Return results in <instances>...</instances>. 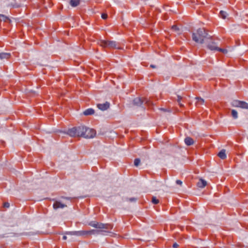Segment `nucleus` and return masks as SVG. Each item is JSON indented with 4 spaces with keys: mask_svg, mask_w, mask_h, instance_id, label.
I'll return each mask as SVG.
<instances>
[{
    "mask_svg": "<svg viewBox=\"0 0 248 248\" xmlns=\"http://www.w3.org/2000/svg\"><path fill=\"white\" fill-rule=\"evenodd\" d=\"M197 33L199 36L197 37L196 33L192 34V40L196 43H199L201 44L205 43V39L207 40L208 39H211V37H208V34L204 29H199L197 31Z\"/></svg>",
    "mask_w": 248,
    "mask_h": 248,
    "instance_id": "nucleus-1",
    "label": "nucleus"
},
{
    "mask_svg": "<svg viewBox=\"0 0 248 248\" xmlns=\"http://www.w3.org/2000/svg\"><path fill=\"white\" fill-rule=\"evenodd\" d=\"M133 103L135 106L141 107L143 108L144 107L142 105H146L148 107H151L154 105L153 102L147 98H145L144 99L140 97L135 98L133 100Z\"/></svg>",
    "mask_w": 248,
    "mask_h": 248,
    "instance_id": "nucleus-2",
    "label": "nucleus"
},
{
    "mask_svg": "<svg viewBox=\"0 0 248 248\" xmlns=\"http://www.w3.org/2000/svg\"><path fill=\"white\" fill-rule=\"evenodd\" d=\"M89 225L93 227L99 229L111 230L113 228V225L111 224H104L93 221L90 222Z\"/></svg>",
    "mask_w": 248,
    "mask_h": 248,
    "instance_id": "nucleus-3",
    "label": "nucleus"
},
{
    "mask_svg": "<svg viewBox=\"0 0 248 248\" xmlns=\"http://www.w3.org/2000/svg\"><path fill=\"white\" fill-rule=\"evenodd\" d=\"M100 46L105 47L118 48L117 43L113 41L101 40L100 41Z\"/></svg>",
    "mask_w": 248,
    "mask_h": 248,
    "instance_id": "nucleus-4",
    "label": "nucleus"
},
{
    "mask_svg": "<svg viewBox=\"0 0 248 248\" xmlns=\"http://www.w3.org/2000/svg\"><path fill=\"white\" fill-rule=\"evenodd\" d=\"M95 135L96 131L95 130L85 126L84 132L82 136L83 137L87 139L93 138Z\"/></svg>",
    "mask_w": 248,
    "mask_h": 248,
    "instance_id": "nucleus-5",
    "label": "nucleus"
},
{
    "mask_svg": "<svg viewBox=\"0 0 248 248\" xmlns=\"http://www.w3.org/2000/svg\"><path fill=\"white\" fill-rule=\"evenodd\" d=\"M205 43L206 44L207 47L211 51H216L218 46H217L216 43L212 41V39H208L205 40Z\"/></svg>",
    "mask_w": 248,
    "mask_h": 248,
    "instance_id": "nucleus-6",
    "label": "nucleus"
},
{
    "mask_svg": "<svg viewBox=\"0 0 248 248\" xmlns=\"http://www.w3.org/2000/svg\"><path fill=\"white\" fill-rule=\"evenodd\" d=\"M108 230H104V229H100V230H91L90 231H86V235H99V234H104L103 232H108Z\"/></svg>",
    "mask_w": 248,
    "mask_h": 248,
    "instance_id": "nucleus-7",
    "label": "nucleus"
},
{
    "mask_svg": "<svg viewBox=\"0 0 248 248\" xmlns=\"http://www.w3.org/2000/svg\"><path fill=\"white\" fill-rule=\"evenodd\" d=\"M86 231H71L66 232L64 234L71 235H76V236H85L86 235Z\"/></svg>",
    "mask_w": 248,
    "mask_h": 248,
    "instance_id": "nucleus-8",
    "label": "nucleus"
},
{
    "mask_svg": "<svg viewBox=\"0 0 248 248\" xmlns=\"http://www.w3.org/2000/svg\"><path fill=\"white\" fill-rule=\"evenodd\" d=\"M182 27V26L181 24H179L177 22L175 21L174 24L173 25H171V31L180 33L181 31Z\"/></svg>",
    "mask_w": 248,
    "mask_h": 248,
    "instance_id": "nucleus-9",
    "label": "nucleus"
},
{
    "mask_svg": "<svg viewBox=\"0 0 248 248\" xmlns=\"http://www.w3.org/2000/svg\"><path fill=\"white\" fill-rule=\"evenodd\" d=\"M110 106V104L108 102H106L105 103L103 104H98L97 105V108L103 111L106 110L108 109Z\"/></svg>",
    "mask_w": 248,
    "mask_h": 248,
    "instance_id": "nucleus-10",
    "label": "nucleus"
},
{
    "mask_svg": "<svg viewBox=\"0 0 248 248\" xmlns=\"http://www.w3.org/2000/svg\"><path fill=\"white\" fill-rule=\"evenodd\" d=\"M77 127H74L72 128L68 129L65 133L70 136L71 137H76L77 136Z\"/></svg>",
    "mask_w": 248,
    "mask_h": 248,
    "instance_id": "nucleus-11",
    "label": "nucleus"
},
{
    "mask_svg": "<svg viewBox=\"0 0 248 248\" xmlns=\"http://www.w3.org/2000/svg\"><path fill=\"white\" fill-rule=\"evenodd\" d=\"M77 137H82L85 130V126L80 125L77 127Z\"/></svg>",
    "mask_w": 248,
    "mask_h": 248,
    "instance_id": "nucleus-12",
    "label": "nucleus"
},
{
    "mask_svg": "<svg viewBox=\"0 0 248 248\" xmlns=\"http://www.w3.org/2000/svg\"><path fill=\"white\" fill-rule=\"evenodd\" d=\"M66 205L63 204L61 203L59 201H56L53 205V207L54 209L55 210L58 209V208H63L65 207H66Z\"/></svg>",
    "mask_w": 248,
    "mask_h": 248,
    "instance_id": "nucleus-13",
    "label": "nucleus"
},
{
    "mask_svg": "<svg viewBox=\"0 0 248 248\" xmlns=\"http://www.w3.org/2000/svg\"><path fill=\"white\" fill-rule=\"evenodd\" d=\"M175 95L176 97L171 96V100L177 101L180 107H184V105L181 103L182 97L180 95L176 94Z\"/></svg>",
    "mask_w": 248,
    "mask_h": 248,
    "instance_id": "nucleus-14",
    "label": "nucleus"
},
{
    "mask_svg": "<svg viewBox=\"0 0 248 248\" xmlns=\"http://www.w3.org/2000/svg\"><path fill=\"white\" fill-rule=\"evenodd\" d=\"M206 185L207 182L202 178L200 179L197 184V186L200 188H203L206 186Z\"/></svg>",
    "mask_w": 248,
    "mask_h": 248,
    "instance_id": "nucleus-15",
    "label": "nucleus"
},
{
    "mask_svg": "<svg viewBox=\"0 0 248 248\" xmlns=\"http://www.w3.org/2000/svg\"><path fill=\"white\" fill-rule=\"evenodd\" d=\"M184 141H185V144L187 146H190V145H193L194 143V140L191 138H190L189 137H186Z\"/></svg>",
    "mask_w": 248,
    "mask_h": 248,
    "instance_id": "nucleus-16",
    "label": "nucleus"
},
{
    "mask_svg": "<svg viewBox=\"0 0 248 248\" xmlns=\"http://www.w3.org/2000/svg\"><path fill=\"white\" fill-rule=\"evenodd\" d=\"M94 113V110L92 108H89L85 110L83 114L85 116L93 115Z\"/></svg>",
    "mask_w": 248,
    "mask_h": 248,
    "instance_id": "nucleus-17",
    "label": "nucleus"
},
{
    "mask_svg": "<svg viewBox=\"0 0 248 248\" xmlns=\"http://www.w3.org/2000/svg\"><path fill=\"white\" fill-rule=\"evenodd\" d=\"M218 156L221 159H224L226 158V151L225 149L221 150L217 154Z\"/></svg>",
    "mask_w": 248,
    "mask_h": 248,
    "instance_id": "nucleus-18",
    "label": "nucleus"
},
{
    "mask_svg": "<svg viewBox=\"0 0 248 248\" xmlns=\"http://www.w3.org/2000/svg\"><path fill=\"white\" fill-rule=\"evenodd\" d=\"M69 3L71 6L75 7L79 4L80 0H70Z\"/></svg>",
    "mask_w": 248,
    "mask_h": 248,
    "instance_id": "nucleus-19",
    "label": "nucleus"
},
{
    "mask_svg": "<svg viewBox=\"0 0 248 248\" xmlns=\"http://www.w3.org/2000/svg\"><path fill=\"white\" fill-rule=\"evenodd\" d=\"M218 15L219 17L222 19H225L228 16V14L226 11L220 10L219 12Z\"/></svg>",
    "mask_w": 248,
    "mask_h": 248,
    "instance_id": "nucleus-20",
    "label": "nucleus"
},
{
    "mask_svg": "<svg viewBox=\"0 0 248 248\" xmlns=\"http://www.w3.org/2000/svg\"><path fill=\"white\" fill-rule=\"evenodd\" d=\"M239 108L248 109V103L243 101H240Z\"/></svg>",
    "mask_w": 248,
    "mask_h": 248,
    "instance_id": "nucleus-21",
    "label": "nucleus"
},
{
    "mask_svg": "<svg viewBox=\"0 0 248 248\" xmlns=\"http://www.w3.org/2000/svg\"><path fill=\"white\" fill-rule=\"evenodd\" d=\"M10 56V54L8 53H0V59H8Z\"/></svg>",
    "mask_w": 248,
    "mask_h": 248,
    "instance_id": "nucleus-22",
    "label": "nucleus"
},
{
    "mask_svg": "<svg viewBox=\"0 0 248 248\" xmlns=\"http://www.w3.org/2000/svg\"><path fill=\"white\" fill-rule=\"evenodd\" d=\"M195 99L197 100L196 102L197 105H203L204 104V100L202 97H196Z\"/></svg>",
    "mask_w": 248,
    "mask_h": 248,
    "instance_id": "nucleus-23",
    "label": "nucleus"
},
{
    "mask_svg": "<svg viewBox=\"0 0 248 248\" xmlns=\"http://www.w3.org/2000/svg\"><path fill=\"white\" fill-rule=\"evenodd\" d=\"M138 199L137 198L135 197H131V198H128L125 197L124 198V201H128L131 202H137Z\"/></svg>",
    "mask_w": 248,
    "mask_h": 248,
    "instance_id": "nucleus-24",
    "label": "nucleus"
},
{
    "mask_svg": "<svg viewBox=\"0 0 248 248\" xmlns=\"http://www.w3.org/2000/svg\"><path fill=\"white\" fill-rule=\"evenodd\" d=\"M240 100H234L232 102V105L234 107H240Z\"/></svg>",
    "mask_w": 248,
    "mask_h": 248,
    "instance_id": "nucleus-25",
    "label": "nucleus"
},
{
    "mask_svg": "<svg viewBox=\"0 0 248 248\" xmlns=\"http://www.w3.org/2000/svg\"><path fill=\"white\" fill-rule=\"evenodd\" d=\"M231 115L234 119H236L238 118V113L237 111L235 109L232 110Z\"/></svg>",
    "mask_w": 248,
    "mask_h": 248,
    "instance_id": "nucleus-26",
    "label": "nucleus"
},
{
    "mask_svg": "<svg viewBox=\"0 0 248 248\" xmlns=\"http://www.w3.org/2000/svg\"><path fill=\"white\" fill-rule=\"evenodd\" d=\"M152 203L154 204H157L159 203V201L155 196H152V199L151 200Z\"/></svg>",
    "mask_w": 248,
    "mask_h": 248,
    "instance_id": "nucleus-27",
    "label": "nucleus"
},
{
    "mask_svg": "<svg viewBox=\"0 0 248 248\" xmlns=\"http://www.w3.org/2000/svg\"><path fill=\"white\" fill-rule=\"evenodd\" d=\"M10 234H12V236H16V237H19V236H22V235H27V232H22V233H10Z\"/></svg>",
    "mask_w": 248,
    "mask_h": 248,
    "instance_id": "nucleus-28",
    "label": "nucleus"
},
{
    "mask_svg": "<svg viewBox=\"0 0 248 248\" xmlns=\"http://www.w3.org/2000/svg\"><path fill=\"white\" fill-rule=\"evenodd\" d=\"M216 51L222 52L223 54H226L228 52L227 50L225 48H222L217 47V49Z\"/></svg>",
    "mask_w": 248,
    "mask_h": 248,
    "instance_id": "nucleus-29",
    "label": "nucleus"
},
{
    "mask_svg": "<svg viewBox=\"0 0 248 248\" xmlns=\"http://www.w3.org/2000/svg\"><path fill=\"white\" fill-rule=\"evenodd\" d=\"M140 160L139 158H136L134 160V164L136 167L138 166L140 163Z\"/></svg>",
    "mask_w": 248,
    "mask_h": 248,
    "instance_id": "nucleus-30",
    "label": "nucleus"
},
{
    "mask_svg": "<svg viewBox=\"0 0 248 248\" xmlns=\"http://www.w3.org/2000/svg\"><path fill=\"white\" fill-rule=\"evenodd\" d=\"M8 19V18L6 16L0 14V20L6 21Z\"/></svg>",
    "mask_w": 248,
    "mask_h": 248,
    "instance_id": "nucleus-31",
    "label": "nucleus"
},
{
    "mask_svg": "<svg viewBox=\"0 0 248 248\" xmlns=\"http://www.w3.org/2000/svg\"><path fill=\"white\" fill-rule=\"evenodd\" d=\"M175 183L176 185H179L180 186H182L183 184L182 181L180 180H176Z\"/></svg>",
    "mask_w": 248,
    "mask_h": 248,
    "instance_id": "nucleus-32",
    "label": "nucleus"
},
{
    "mask_svg": "<svg viewBox=\"0 0 248 248\" xmlns=\"http://www.w3.org/2000/svg\"><path fill=\"white\" fill-rule=\"evenodd\" d=\"M101 17L104 19H106L108 17V15L106 13H102L101 15Z\"/></svg>",
    "mask_w": 248,
    "mask_h": 248,
    "instance_id": "nucleus-33",
    "label": "nucleus"
},
{
    "mask_svg": "<svg viewBox=\"0 0 248 248\" xmlns=\"http://www.w3.org/2000/svg\"><path fill=\"white\" fill-rule=\"evenodd\" d=\"M178 247H179V244H177L176 242L173 243L172 245V247L173 248H178Z\"/></svg>",
    "mask_w": 248,
    "mask_h": 248,
    "instance_id": "nucleus-34",
    "label": "nucleus"
},
{
    "mask_svg": "<svg viewBox=\"0 0 248 248\" xmlns=\"http://www.w3.org/2000/svg\"><path fill=\"white\" fill-rule=\"evenodd\" d=\"M61 198L64 199H66V200H71L72 199V198H71V197H64V196H62Z\"/></svg>",
    "mask_w": 248,
    "mask_h": 248,
    "instance_id": "nucleus-35",
    "label": "nucleus"
},
{
    "mask_svg": "<svg viewBox=\"0 0 248 248\" xmlns=\"http://www.w3.org/2000/svg\"><path fill=\"white\" fill-rule=\"evenodd\" d=\"M4 206L6 208H8L10 206V204L8 202H5L4 204Z\"/></svg>",
    "mask_w": 248,
    "mask_h": 248,
    "instance_id": "nucleus-36",
    "label": "nucleus"
},
{
    "mask_svg": "<svg viewBox=\"0 0 248 248\" xmlns=\"http://www.w3.org/2000/svg\"><path fill=\"white\" fill-rule=\"evenodd\" d=\"M20 6V5L18 4L15 3V4L13 5V7L14 8H18Z\"/></svg>",
    "mask_w": 248,
    "mask_h": 248,
    "instance_id": "nucleus-37",
    "label": "nucleus"
},
{
    "mask_svg": "<svg viewBox=\"0 0 248 248\" xmlns=\"http://www.w3.org/2000/svg\"><path fill=\"white\" fill-rule=\"evenodd\" d=\"M160 110H161L164 112L168 111L167 109L164 108H160Z\"/></svg>",
    "mask_w": 248,
    "mask_h": 248,
    "instance_id": "nucleus-38",
    "label": "nucleus"
},
{
    "mask_svg": "<svg viewBox=\"0 0 248 248\" xmlns=\"http://www.w3.org/2000/svg\"><path fill=\"white\" fill-rule=\"evenodd\" d=\"M66 239H67V236L66 235H63L62 237V239L65 240Z\"/></svg>",
    "mask_w": 248,
    "mask_h": 248,
    "instance_id": "nucleus-39",
    "label": "nucleus"
},
{
    "mask_svg": "<svg viewBox=\"0 0 248 248\" xmlns=\"http://www.w3.org/2000/svg\"><path fill=\"white\" fill-rule=\"evenodd\" d=\"M150 67H152V68H155V65H152V64H151V65H150Z\"/></svg>",
    "mask_w": 248,
    "mask_h": 248,
    "instance_id": "nucleus-40",
    "label": "nucleus"
},
{
    "mask_svg": "<svg viewBox=\"0 0 248 248\" xmlns=\"http://www.w3.org/2000/svg\"><path fill=\"white\" fill-rule=\"evenodd\" d=\"M171 214H173V209L171 207Z\"/></svg>",
    "mask_w": 248,
    "mask_h": 248,
    "instance_id": "nucleus-41",
    "label": "nucleus"
},
{
    "mask_svg": "<svg viewBox=\"0 0 248 248\" xmlns=\"http://www.w3.org/2000/svg\"><path fill=\"white\" fill-rule=\"evenodd\" d=\"M1 237H5V236L4 235H3Z\"/></svg>",
    "mask_w": 248,
    "mask_h": 248,
    "instance_id": "nucleus-42",
    "label": "nucleus"
},
{
    "mask_svg": "<svg viewBox=\"0 0 248 248\" xmlns=\"http://www.w3.org/2000/svg\"><path fill=\"white\" fill-rule=\"evenodd\" d=\"M171 230H172V227H171Z\"/></svg>",
    "mask_w": 248,
    "mask_h": 248,
    "instance_id": "nucleus-43",
    "label": "nucleus"
}]
</instances>
